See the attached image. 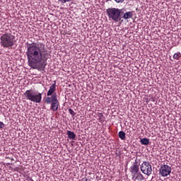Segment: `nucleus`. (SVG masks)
Here are the masks:
<instances>
[{"label":"nucleus","instance_id":"obj_1","mask_svg":"<svg viewBox=\"0 0 181 181\" xmlns=\"http://www.w3.org/2000/svg\"><path fill=\"white\" fill-rule=\"evenodd\" d=\"M25 54L29 66L33 69L36 67L37 63H40L42 60L46 59L47 49L43 42H33L27 45Z\"/></svg>","mask_w":181,"mask_h":181},{"label":"nucleus","instance_id":"obj_2","mask_svg":"<svg viewBox=\"0 0 181 181\" xmlns=\"http://www.w3.org/2000/svg\"><path fill=\"white\" fill-rule=\"evenodd\" d=\"M15 35H12V30H9V33H5L0 37V45L2 47L9 48L15 45Z\"/></svg>","mask_w":181,"mask_h":181},{"label":"nucleus","instance_id":"obj_3","mask_svg":"<svg viewBox=\"0 0 181 181\" xmlns=\"http://www.w3.org/2000/svg\"><path fill=\"white\" fill-rule=\"evenodd\" d=\"M106 13L109 19H112L114 22H119L122 19V9L117 8H107Z\"/></svg>","mask_w":181,"mask_h":181},{"label":"nucleus","instance_id":"obj_4","mask_svg":"<svg viewBox=\"0 0 181 181\" xmlns=\"http://www.w3.org/2000/svg\"><path fill=\"white\" fill-rule=\"evenodd\" d=\"M23 95L26 100H29V101L33 103H36L37 104L42 103V93L37 91L35 92L32 90H27L23 93Z\"/></svg>","mask_w":181,"mask_h":181},{"label":"nucleus","instance_id":"obj_5","mask_svg":"<svg viewBox=\"0 0 181 181\" xmlns=\"http://www.w3.org/2000/svg\"><path fill=\"white\" fill-rule=\"evenodd\" d=\"M45 103L48 105L51 104L50 110L52 111L56 112L57 110H59L60 103L57 99V94L54 93L51 97L45 98Z\"/></svg>","mask_w":181,"mask_h":181},{"label":"nucleus","instance_id":"obj_6","mask_svg":"<svg viewBox=\"0 0 181 181\" xmlns=\"http://www.w3.org/2000/svg\"><path fill=\"white\" fill-rule=\"evenodd\" d=\"M140 169L142 173L146 175L147 176H151V175H152V165H151L149 162L144 161L140 165Z\"/></svg>","mask_w":181,"mask_h":181},{"label":"nucleus","instance_id":"obj_7","mask_svg":"<svg viewBox=\"0 0 181 181\" xmlns=\"http://www.w3.org/2000/svg\"><path fill=\"white\" fill-rule=\"evenodd\" d=\"M159 173L163 177H166L172 173V167L166 164L161 165Z\"/></svg>","mask_w":181,"mask_h":181},{"label":"nucleus","instance_id":"obj_8","mask_svg":"<svg viewBox=\"0 0 181 181\" xmlns=\"http://www.w3.org/2000/svg\"><path fill=\"white\" fill-rule=\"evenodd\" d=\"M130 173H132V179L136 173H139V165H138V162L135 161L133 163L132 165L129 168Z\"/></svg>","mask_w":181,"mask_h":181},{"label":"nucleus","instance_id":"obj_9","mask_svg":"<svg viewBox=\"0 0 181 181\" xmlns=\"http://www.w3.org/2000/svg\"><path fill=\"white\" fill-rule=\"evenodd\" d=\"M55 92H56V81H54V83L50 86L49 89L47 93V97H50V96L52 97V95H54V94H57Z\"/></svg>","mask_w":181,"mask_h":181},{"label":"nucleus","instance_id":"obj_10","mask_svg":"<svg viewBox=\"0 0 181 181\" xmlns=\"http://www.w3.org/2000/svg\"><path fill=\"white\" fill-rule=\"evenodd\" d=\"M144 175H142V173L139 172V173L135 174V176L134 177V179H132V180H134V181H142V180H144Z\"/></svg>","mask_w":181,"mask_h":181},{"label":"nucleus","instance_id":"obj_11","mask_svg":"<svg viewBox=\"0 0 181 181\" xmlns=\"http://www.w3.org/2000/svg\"><path fill=\"white\" fill-rule=\"evenodd\" d=\"M134 16V11H127L123 14V16L122 17L123 19H132V18Z\"/></svg>","mask_w":181,"mask_h":181},{"label":"nucleus","instance_id":"obj_12","mask_svg":"<svg viewBox=\"0 0 181 181\" xmlns=\"http://www.w3.org/2000/svg\"><path fill=\"white\" fill-rule=\"evenodd\" d=\"M67 135H68L69 139H72V140L76 139V134H74V132H71L70 130H68L67 131Z\"/></svg>","mask_w":181,"mask_h":181},{"label":"nucleus","instance_id":"obj_13","mask_svg":"<svg viewBox=\"0 0 181 181\" xmlns=\"http://www.w3.org/2000/svg\"><path fill=\"white\" fill-rule=\"evenodd\" d=\"M140 142L141 145H149V139H146V138L141 139L140 140Z\"/></svg>","mask_w":181,"mask_h":181},{"label":"nucleus","instance_id":"obj_14","mask_svg":"<svg viewBox=\"0 0 181 181\" xmlns=\"http://www.w3.org/2000/svg\"><path fill=\"white\" fill-rule=\"evenodd\" d=\"M125 132H124V131H120L119 132L118 136L119 138H120V139H122V141H124V139H125Z\"/></svg>","mask_w":181,"mask_h":181},{"label":"nucleus","instance_id":"obj_15","mask_svg":"<svg viewBox=\"0 0 181 181\" xmlns=\"http://www.w3.org/2000/svg\"><path fill=\"white\" fill-rule=\"evenodd\" d=\"M180 57H181V54L179 52L177 53H175L173 55L174 60H179Z\"/></svg>","mask_w":181,"mask_h":181},{"label":"nucleus","instance_id":"obj_16","mask_svg":"<svg viewBox=\"0 0 181 181\" xmlns=\"http://www.w3.org/2000/svg\"><path fill=\"white\" fill-rule=\"evenodd\" d=\"M98 119H99V121H100V122H101V121H104V114L98 112Z\"/></svg>","mask_w":181,"mask_h":181},{"label":"nucleus","instance_id":"obj_17","mask_svg":"<svg viewBox=\"0 0 181 181\" xmlns=\"http://www.w3.org/2000/svg\"><path fill=\"white\" fill-rule=\"evenodd\" d=\"M69 114H71V115H72V117H74L76 115V112H74V110H73V109L69 108L68 110Z\"/></svg>","mask_w":181,"mask_h":181},{"label":"nucleus","instance_id":"obj_18","mask_svg":"<svg viewBox=\"0 0 181 181\" xmlns=\"http://www.w3.org/2000/svg\"><path fill=\"white\" fill-rule=\"evenodd\" d=\"M46 67V64L45 65H42L41 66H39V69H40V70H42V71H44L45 68Z\"/></svg>","mask_w":181,"mask_h":181},{"label":"nucleus","instance_id":"obj_19","mask_svg":"<svg viewBox=\"0 0 181 181\" xmlns=\"http://www.w3.org/2000/svg\"><path fill=\"white\" fill-rule=\"evenodd\" d=\"M59 1H62V4H66V2H71V0H59Z\"/></svg>","mask_w":181,"mask_h":181},{"label":"nucleus","instance_id":"obj_20","mask_svg":"<svg viewBox=\"0 0 181 181\" xmlns=\"http://www.w3.org/2000/svg\"><path fill=\"white\" fill-rule=\"evenodd\" d=\"M115 2H117V4H122V2H124V1L125 0H115Z\"/></svg>","mask_w":181,"mask_h":181},{"label":"nucleus","instance_id":"obj_21","mask_svg":"<svg viewBox=\"0 0 181 181\" xmlns=\"http://www.w3.org/2000/svg\"><path fill=\"white\" fill-rule=\"evenodd\" d=\"M5 127V124H4V122H0V128H4Z\"/></svg>","mask_w":181,"mask_h":181},{"label":"nucleus","instance_id":"obj_22","mask_svg":"<svg viewBox=\"0 0 181 181\" xmlns=\"http://www.w3.org/2000/svg\"><path fill=\"white\" fill-rule=\"evenodd\" d=\"M11 160H15L13 158H11Z\"/></svg>","mask_w":181,"mask_h":181}]
</instances>
